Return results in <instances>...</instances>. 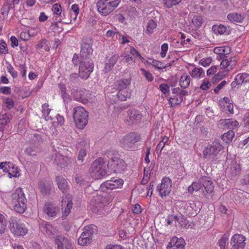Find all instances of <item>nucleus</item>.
Segmentation results:
<instances>
[{
	"label": "nucleus",
	"instance_id": "obj_1",
	"mask_svg": "<svg viewBox=\"0 0 249 249\" xmlns=\"http://www.w3.org/2000/svg\"><path fill=\"white\" fill-rule=\"evenodd\" d=\"M108 169L107 161L103 158H99L92 162L89 171L92 178L99 179L106 176Z\"/></svg>",
	"mask_w": 249,
	"mask_h": 249
},
{
	"label": "nucleus",
	"instance_id": "obj_2",
	"mask_svg": "<svg viewBox=\"0 0 249 249\" xmlns=\"http://www.w3.org/2000/svg\"><path fill=\"white\" fill-rule=\"evenodd\" d=\"M11 202L14 210L22 213L27 208V199L21 188H17L11 196Z\"/></svg>",
	"mask_w": 249,
	"mask_h": 249
},
{
	"label": "nucleus",
	"instance_id": "obj_3",
	"mask_svg": "<svg viewBox=\"0 0 249 249\" xmlns=\"http://www.w3.org/2000/svg\"><path fill=\"white\" fill-rule=\"evenodd\" d=\"M121 0H98L96 7L98 13L107 16L112 12L119 5Z\"/></svg>",
	"mask_w": 249,
	"mask_h": 249
},
{
	"label": "nucleus",
	"instance_id": "obj_4",
	"mask_svg": "<svg viewBox=\"0 0 249 249\" xmlns=\"http://www.w3.org/2000/svg\"><path fill=\"white\" fill-rule=\"evenodd\" d=\"M73 117L76 126L83 129L88 124L89 113L84 107H77L73 109Z\"/></svg>",
	"mask_w": 249,
	"mask_h": 249
},
{
	"label": "nucleus",
	"instance_id": "obj_5",
	"mask_svg": "<svg viewBox=\"0 0 249 249\" xmlns=\"http://www.w3.org/2000/svg\"><path fill=\"white\" fill-rule=\"evenodd\" d=\"M141 140V135L136 132H130L120 140L121 146L126 150H134L136 148V143Z\"/></svg>",
	"mask_w": 249,
	"mask_h": 249
},
{
	"label": "nucleus",
	"instance_id": "obj_6",
	"mask_svg": "<svg viewBox=\"0 0 249 249\" xmlns=\"http://www.w3.org/2000/svg\"><path fill=\"white\" fill-rule=\"evenodd\" d=\"M9 228L11 232L17 236H24L28 232L27 229L21 223L20 220L13 216L9 220Z\"/></svg>",
	"mask_w": 249,
	"mask_h": 249
},
{
	"label": "nucleus",
	"instance_id": "obj_7",
	"mask_svg": "<svg viewBox=\"0 0 249 249\" xmlns=\"http://www.w3.org/2000/svg\"><path fill=\"white\" fill-rule=\"evenodd\" d=\"M93 63L91 59L81 60L79 68V73L80 78L83 79H88L93 71Z\"/></svg>",
	"mask_w": 249,
	"mask_h": 249
},
{
	"label": "nucleus",
	"instance_id": "obj_8",
	"mask_svg": "<svg viewBox=\"0 0 249 249\" xmlns=\"http://www.w3.org/2000/svg\"><path fill=\"white\" fill-rule=\"evenodd\" d=\"M92 44V40L90 37H85L83 39L80 51L81 59H90L93 52Z\"/></svg>",
	"mask_w": 249,
	"mask_h": 249
},
{
	"label": "nucleus",
	"instance_id": "obj_9",
	"mask_svg": "<svg viewBox=\"0 0 249 249\" xmlns=\"http://www.w3.org/2000/svg\"><path fill=\"white\" fill-rule=\"evenodd\" d=\"M222 148L223 146L220 143L213 142V145H208L204 148L203 151V157L205 159L213 160Z\"/></svg>",
	"mask_w": 249,
	"mask_h": 249
},
{
	"label": "nucleus",
	"instance_id": "obj_10",
	"mask_svg": "<svg viewBox=\"0 0 249 249\" xmlns=\"http://www.w3.org/2000/svg\"><path fill=\"white\" fill-rule=\"evenodd\" d=\"M107 164L111 171L116 173H122L126 168L124 161L117 157L111 158Z\"/></svg>",
	"mask_w": 249,
	"mask_h": 249
},
{
	"label": "nucleus",
	"instance_id": "obj_11",
	"mask_svg": "<svg viewBox=\"0 0 249 249\" xmlns=\"http://www.w3.org/2000/svg\"><path fill=\"white\" fill-rule=\"evenodd\" d=\"M171 189L172 181L167 177H164L161 180V183L157 187V191L162 198H164L170 194Z\"/></svg>",
	"mask_w": 249,
	"mask_h": 249
},
{
	"label": "nucleus",
	"instance_id": "obj_12",
	"mask_svg": "<svg viewBox=\"0 0 249 249\" xmlns=\"http://www.w3.org/2000/svg\"><path fill=\"white\" fill-rule=\"evenodd\" d=\"M106 204V198L100 194L93 196L90 203V207L93 212H98L103 209Z\"/></svg>",
	"mask_w": 249,
	"mask_h": 249
},
{
	"label": "nucleus",
	"instance_id": "obj_13",
	"mask_svg": "<svg viewBox=\"0 0 249 249\" xmlns=\"http://www.w3.org/2000/svg\"><path fill=\"white\" fill-rule=\"evenodd\" d=\"M142 115L139 111L135 109H130L127 111V116L125 121L129 125L138 124L142 120Z\"/></svg>",
	"mask_w": 249,
	"mask_h": 249
},
{
	"label": "nucleus",
	"instance_id": "obj_14",
	"mask_svg": "<svg viewBox=\"0 0 249 249\" xmlns=\"http://www.w3.org/2000/svg\"><path fill=\"white\" fill-rule=\"evenodd\" d=\"M72 208V197L69 194L66 195L62 200V218H65L70 213Z\"/></svg>",
	"mask_w": 249,
	"mask_h": 249
},
{
	"label": "nucleus",
	"instance_id": "obj_15",
	"mask_svg": "<svg viewBox=\"0 0 249 249\" xmlns=\"http://www.w3.org/2000/svg\"><path fill=\"white\" fill-rule=\"evenodd\" d=\"M54 243L57 249H73L70 239L63 235H57L54 238Z\"/></svg>",
	"mask_w": 249,
	"mask_h": 249
},
{
	"label": "nucleus",
	"instance_id": "obj_16",
	"mask_svg": "<svg viewBox=\"0 0 249 249\" xmlns=\"http://www.w3.org/2000/svg\"><path fill=\"white\" fill-rule=\"evenodd\" d=\"M245 237L242 234H234L231 238V249H244L245 246Z\"/></svg>",
	"mask_w": 249,
	"mask_h": 249
},
{
	"label": "nucleus",
	"instance_id": "obj_17",
	"mask_svg": "<svg viewBox=\"0 0 249 249\" xmlns=\"http://www.w3.org/2000/svg\"><path fill=\"white\" fill-rule=\"evenodd\" d=\"M186 243L182 238L173 237L168 244L167 249H184Z\"/></svg>",
	"mask_w": 249,
	"mask_h": 249
},
{
	"label": "nucleus",
	"instance_id": "obj_18",
	"mask_svg": "<svg viewBox=\"0 0 249 249\" xmlns=\"http://www.w3.org/2000/svg\"><path fill=\"white\" fill-rule=\"evenodd\" d=\"M124 183V181L122 179L112 178L110 180L105 181L102 185V187H105L107 189L113 190L115 188L121 187Z\"/></svg>",
	"mask_w": 249,
	"mask_h": 249
},
{
	"label": "nucleus",
	"instance_id": "obj_19",
	"mask_svg": "<svg viewBox=\"0 0 249 249\" xmlns=\"http://www.w3.org/2000/svg\"><path fill=\"white\" fill-rule=\"evenodd\" d=\"M43 210L44 213L49 217H54L59 212V208L54 204L47 203L45 205Z\"/></svg>",
	"mask_w": 249,
	"mask_h": 249
},
{
	"label": "nucleus",
	"instance_id": "obj_20",
	"mask_svg": "<svg viewBox=\"0 0 249 249\" xmlns=\"http://www.w3.org/2000/svg\"><path fill=\"white\" fill-rule=\"evenodd\" d=\"M181 207L185 210V212L188 215H192L196 214L197 209L196 203L194 201L183 202Z\"/></svg>",
	"mask_w": 249,
	"mask_h": 249
},
{
	"label": "nucleus",
	"instance_id": "obj_21",
	"mask_svg": "<svg viewBox=\"0 0 249 249\" xmlns=\"http://www.w3.org/2000/svg\"><path fill=\"white\" fill-rule=\"evenodd\" d=\"M249 81V74L242 73L237 74L234 80L231 83L232 88H235L237 85L246 83Z\"/></svg>",
	"mask_w": 249,
	"mask_h": 249
},
{
	"label": "nucleus",
	"instance_id": "obj_22",
	"mask_svg": "<svg viewBox=\"0 0 249 249\" xmlns=\"http://www.w3.org/2000/svg\"><path fill=\"white\" fill-rule=\"evenodd\" d=\"M222 59L220 66L222 69H225L230 67L231 70L235 68L237 64V59L235 57H221Z\"/></svg>",
	"mask_w": 249,
	"mask_h": 249
},
{
	"label": "nucleus",
	"instance_id": "obj_23",
	"mask_svg": "<svg viewBox=\"0 0 249 249\" xmlns=\"http://www.w3.org/2000/svg\"><path fill=\"white\" fill-rule=\"evenodd\" d=\"M55 182L59 189L63 193L67 192L70 188L67 179L62 176H56L55 178Z\"/></svg>",
	"mask_w": 249,
	"mask_h": 249
},
{
	"label": "nucleus",
	"instance_id": "obj_24",
	"mask_svg": "<svg viewBox=\"0 0 249 249\" xmlns=\"http://www.w3.org/2000/svg\"><path fill=\"white\" fill-rule=\"evenodd\" d=\"M52 10L54 15L53 18L57 21H62L63 16L64 17L65 15L64 13L62 15V8L60 4L58 3L53 4Z\"/></svg>",
	"mask_w": 249,
	"mask_h": 249
},
{
	"label": "nucleus",
	"instance_id": "obj_25",
	"mask_svg": "<svg viewBox=\"0 0 249 249\" xmlns=\"http://www.w3.org/2000/svg\"><path fill=\"white\" fill-rule=\"evenodd\" d=\"M219 124L225 127L232 129H235L239 126L238 122L232 119H221Z\"/></svg>",
	"mask_w": 249,
	"mask_h": 249
},
{
	"label": "nucleus",
	"instance_id": "obj_26",
	"mask_svg": "<svg viewBox=\"0 0 249 249\" xmlns=\"http://www.w3.org/2000/svg\"><path fill=\"white\" fill-rule=\"evenodd\" d=\"M241 168L240 165L235 161H232L229 170V176L231 178H235L239 174Z\"/></svg>",
	"mask_w": 249,
	"mask_h": 249
},
{
	"label": "nucleus",
	"instance_id": "obj_27",
	"mask_svg": "<svg viewBox=\"0 0 249 249\" xmlns=\"http://www.w3.org/2000/svg\"><path fill=\"white\" fill-rule=\"evenodd\" d=\"M53 157L54 158V163L60 167L64 166L68 160L67 157L63 156L60 153H55Z\"/></svg>",
	"mask_w": 249,
	"mask_h": 249
},
{
	"label": "nucleus",
	"instance_id": "obj_28",
	"mask_svg": "<svg viewBox=\"0 0 249 249\" xmlns=\"http://www.w3.org/2000/svg\"><path fill=\"white\" fill-rule=\"evenodd\" d=\"M11 118L12 115L10 113L0 114V131H4L5 126L10 122Z\"/></svg>",
	"mask_w": 249,
	"mask_h": 249
},
{
	"label": "nucleus",
	"instance_id": "obj_29",
	"mask_svg": "<svg viewBox=\"0 0 249 249\" xmlns=\"http://www.w3.org/2000/svg\"><path fill=\"white\" fill-rule=\"evenodd\" d=\"M131 84V79L126 78L118 80L116 84L117 90L129 89V86Z\"/></svg>",
	"mask_w": 249,
	"mask_h": 249
},
{
	"label": "nucleus",
	"instance_id": "obj_30",
	"mask_svg": "<svg viewBox=\"0 0 249 249\" xmlns=\"http://www.w3.org/2000/svg\"><path fill=\"white\" fill-rule=\"evenodd\" d=\"M202 181L203 182L202 185L204 186L206 192V194L204 193V195L206 196L207 194H210L213 191L214 186L213 181L207 178H203Z\"/></svg>",
	"mask_w": 249,
	"mask_h": 249
},
{
	"label": "nucleus",
	"instance_id": "obj_31",
	"mask_svg": "<svg viewBox=\"0 0 249 249\" xmlns=\"http://www.w3.org/2000/svg\"><path fill=\"white\" fill-rule=\"evenodd\" d=\"M40 191L45 195L49 194L52 189V184L47 181H40L38 184Z\"/></svg>",
	"mask_w": 249,
	"mask_h": 249
},
{
	"label": "nucleus",
	"instance_id": "obj_32",
	"mask_svg": "<svg viewBox=\"0 0 249 249\" xmlns=\"http://www.w3.org/2000/svg\"><path fill=\"white\" fill-rule=\"evenodd\" d=\"M131 96V93L130 89L118 90L117 94L118 98L122 101L126 100L127 98H130Z\"/></svg>",
	"mask_w": 249,
	"mask_h": 249
},
{
	"label": "nucleus",
	"instance_id": "obj_33",
	"mask_svg": "<svg viewBox=\"0 0 249 249\" xmlns=\"http://www.w3.org/2000/svg\"><path fill=\"white\" fill-rule=\"evenodd\" d=\"M41 228L46 232L47 235L53 237V236L55 232V230L53 227L52 225L45 222L41 224Z\"/></svg>",
	"mask_w": 249,
	"mask_h": 249
},
{
	"label": "nucleus",
	"instance_id": "obj_34",
	"mask_svg": "<svg viewBox=\"0 0 249 249\" xmlns=\"http://www.w3.org/2000/svg\"><path fill=\"white\" fill-rule=\"evenodd\" d=\"M227 18L231 21L241 23L244 19V16L237 13H231L228 14Z\"/></svg>",
	"mask_w": 249,
	"mask_h": 249
},
{
	"label": "nucleus",
	"instance_id": "obj_35",
	"mask_svg": "<svg viewBox=\"0 0 249 249\" xmlns=\"http://www.w3.org/2000/svg\"><path fill=\"white\" fill-rule=\"evenodd\" d=\"M191 78L190 76L184 73L181 75L179 79V85L183 89L187 88L190 85Z\"/></svg>",
	"mask_w": 249,
	"mask_h": 249
},
{
	"label": "nucleus",
	"instance_id": "obj_36",
	"mask_svg": "<svg viewBox=\"0 0 249 249\" xmlns=\"http://www.w3.org/2000/svg\"><path fill=\"white\" fill-rule=\"evenodd\" d=\"M97 232V227L95 225L91 224L86 226L83 233L88 234L89 236L91 238L92 236L96 234Z\"/></svg>",
	"mask_w": 249,
	"mask_h": 249
},
{
	"label": "nucleus",
	"instance_id": "obj_37",
	"mask_svg": "<svg viewBox=\"0 0 249 249\" xmlns=\"http://www.w3.org/2000/svg\"><path fill=\"white\" fill-rule=\"evenodd\" d=\"M92 238L82 232L81 236L78 239V244L82 246H85L91 242Z\"/></svg>",
	"mask_w": 249,
	"mask_h": 249
},
{
	"label": "nucleus",
	"instance_id": "obj_38",
	"mask_svg": "<svg viewBox=\"0 0 249 249\" xmlns=\"http://www.w3.org/2000/svg\"><path fill=\"white\" fill-rule=\"evenodd\" d=\"M106 36L112 39L120 40L121 35L119 34L116 29L108 30L106 33Z\"/></svg>",
	"mask_w": 249,
	"mask_h": 249
},
{
	"label": "nucleus",
	"instance_id": "obj_39",
	"mask_svg": "<svg viewBox=\"0 0 249 249\" xmlns=\"http://www.w3.org/2000/svg\"><path fill=\"white\" fill-rule=\"evenodd\" d=\"M190 74L193 78H200L204 75V71L202 68H194Z\"/></svg>",
	"mask_w": 249,
	"mask_h": 249
},
{
	"label": "nucleus",
	"instance_id": "obj_40",
	"mask_svg": "<svg viewBox=\"0 0 249 249\" xmlns=\"http://www.w3.org/2000/svg\"><path fill=\"white\" fill-rule=\"evenodd\" d=\"M202 185L201 183L198 181L193 182L191 185L188 187V192L189 193L192 194L194 192L198 191L201 188Z\"/></svg>",
	"mask_w": 249,
	"mask_h": 249
},
{
	"label": "nucleus",
	"instance_id": "obj_41",
	"mask_svg": "<svg viewBox=\"0 0 249 249\" xmlns=\"http://www.w3.org/2000/svg\"><path fill=\"white\" fill-rule=\"evenodd\" d=\"M119 58L118 55L114 54L109 60L108 63L105 65V69L107 71H110L115 65Z\"/></svg>",
	"mask_w": 249,
	"mask_h": 249
},
{
	"label": "nucleus",
	"instance_id": "obj_42",
	"mask_svg": "<svg viewBox=\"0 0 249 249\" xmlns=\"http://www.w3.org/2000/svg\"><path fill=\"white\" fill-rule=\"evenodd\" d=\"M40 149L34 145H30L25 150V152L29 156H36L39 153Z\"/></svg>",
	"mask_w": 249,
	"mask_h": 249
},
{
	"label": "nucleus",
	"instance_id": "obj_43",
	"mask_svg": "<svg viewBox=\"0 0 249 249\" xmlns=\"http://www.w3.org/2000/svg\"><path fill=\"white\" fill-rule=\"evenodd\" d=\"M77 148L79 149V150L83 149L88 150L89 148V140L88 139L80 140L78 142Z\"/></svg>",
	"mask_w": 249,
	"mask_h": 249
},
{
	"label": "nucleus",
	"instance_id": "obj_44",
	"mask_svg": "<svg viewBox=\"0 0 249 249\" xmlns=\"http://www.w3.org/2000/svg\"><path fill=\"white\" fill-rule=\"evenodd\" d=\"M234 136V133L232 130H229L227 133H224L222 136V139L226 143L230 142L233 137Z\"/></svg>",
	"mask_w": 249,
	"mask_h": 249
},
{
	"label": "nucleus",
	"instance_id": "obj_45",
	"mask_svg": "<svg viewBox=\"0 0 249 249\" xmlns=\"http://www.w3.org/2000/svg\"><path fill=\"white\" fill-rule=\"evenodd\" d=\"M156 27V22L152 19L149 20L147 24L145 33L148 34H151Z\"/></svg>",
	"mask_w": 249,
	"mask_h": 249
},
{
	"label": "nucleus",
	"instance_id": "obj_46",
	"mask_svg": "<svg viewBox=\"0 0 249 249\" xmlns=\"http://www.w3.org/2000/svg\"><path fill=\"white\" fill-rule=\"evenodd\" d=\"M230 100L228 97H224L219 100V105L223 111H227V108L230 106Z\"/></svg>",
	"mask_w": 249,
	"mask_h": 249
},
{
	"label": "nucleus",
	"instance_id": "obj_47",
	"mask_svg": "<svg viewBox=\"0 0 249 249\" xmlns=\"http://www.w3.org/2000/svg\"><path fill=\"white\" fill-rule=\"evenodd\" d=\"M212 30L216 34L222 35L226 31V27L223 25H214L212 27Z\"/></svg>",
	"mask_w": 249,
	"mask_h": 249
},
{
	"label": "nucleus",
	"instance_id": "obj_48",
	"mask_svg": "<svg viewBox=\"0 0 249 249\" xmlns=\"http://www.w3.org/2000/svg\"><path fill=\"white\" fill-rule=\"evenodd\" d=\"M192 23L195 28H199L202 23V18L197 15L194 16L192 19Z\"/></svg>",
	"mask_w": 249,
	"mask_h": 249
},
{
	"label": "nucleus",
	"instance_id": "obj_49",
	"mask_svg": "<svg viewBox=\"0 0 249 249\" xmlns=\"http://www.w3.org/2000/svg\"><path fill=\"white\" fill-rule=\"evenodd\" d=\"M7 221L4 216L0 213V234L4 233L7 226Z\"/></svg>",
	"mask_w": 249,
	"mask_h": 249
},
{
	"label": "nucleus",
	"instance_id": "obj_50",
	"mask_svg": "<svg viewBox=\"0 0 249 249\" xmlns=\"http://www.w3.org/2000/svg\"><path fill=\"white\" fill-rule=\"evenodd\" d=\"M12 167L13 163L11 162L5 161L0 163V169H2L4 172L8 173Z\"/></svg>",
	"mask_w": 249,
	"mask_h": 249
},
{
	"label": "nucleus",
	"instance_id": "obj_51",
	"mask_svg": "<svg viewBox=\"0 0 249 249\" xmlns=\"http://www.w3.org/2000/svg\"><path fill=\"white\" fill-rule=\"evenodd\" d=\"M150 61V62H149V63L158 69L161 70L167 67L166 66L164 65L162 62L159 61L152 59H151Z\"/></svg>",
	"mask_w": 249,
	"mask_h": 249
},
{
	"label": "nucleus",
	"instance_id": "obj_52",
	"mask_svg": "<svg viewBox=\"0 0 249 249\" xmlns=\"http://www.w3.org/2000/svg\"><path fill=\"white\" fill-rule=\"evenodd\" d=\"M181 0H163V4L167 8H171L173 5L179 3Z\"/></svg>",
	"mask_w": 249,
	"mask_h": 249
},
{
	"label": "nucleus",
	"instance_id": "obj_53",
	"mask_svg": "<svg viewBox=\"0 0 249 249\" xmlns=\"http://www.w3.org/2000/svg\"><path fill=\"white\" fill-rule=\"evenodd\" d=\"M87 150L83 149L79 150L77 159L78 164H81L82 163L84 160V158L87 155Z\"/></svg>",
	"mask_w": 249,
	"mask_h": 249
},
{
	"label": "nucleus",
	"instance_id": "obj_54",
	"mask_svg": "<svg viewBox=\"0 0 249 249\" xmlns=\"http://www.w3.org/2000/svg\"><path fill=\"white\" fill-rule=\"evenodd\" d=\"M42 112L43 115L47 116L48 119H52V117L49 116L51 111V109L49 108V105L44 104L42 106Z\"/></svg>",
	"mask_w": 249,
	"mask_h": 249
},
{
	"label": "nucleus",
	"instance_id": "obj_55",
	"mask_svg": "<svg viewBox=\"0 0 249 249\" xmlns=\"http://www.w3.org/2000/svg\"><path fill=\"white\" fill-rule=\"evenodd\" d=\"M141 71L142 72V75H143L145 79L149 82H151L153 80V76L152 74L147 71L143 69H141Z\"/></svg>",
	"mask_w": 249,
	"mask_h": 249
},
{
	"label": "nucleus",
	"instance_id": "obj_56",
	"mask_svg": "<svg viewBox=\"0 0 249 249\" xmlns=\"http://www.w3.org/2000/svg\"><path fill=\"white\" fill-rule=\"evenodd\" d=\"M174 220L175 221L180 223L181 220L183 221V219L182 217H178L177 216L171 215L168 216L166 219L167 224L169 225H171Z\"/></svg>",
	"mask_w": 249,
	"mask_h": 249
},
{
	"label": "nucleus",
	"instance_id": "obj_57",
	"mask_svg": "<svg viewBox=\"0 0 249 249\" xmlns=\"http://www.w3.org/2000/svg\"><path fill=\"white\" fill-rule=\"evenodd\" d=\"M62 21H57L54 19L53 22H52L51 25V27L52 30L53 32H60L62 31V28L61 27H59L58 24V22H61Z\"/></svg>",
	"mask_w": 249,
	"mask_h": 249
},
{
	"label": "nucleus",
	"instance_id": "obj_58",
	"mask_svg": "<svg viewBox=\"0 0 249 249\" xmlns=\"http://www.w3.org/2000/svg\"><path fill=\"white\" fill-rule=\"evenodd\" d=\"M18 174V170L16 167H15L13 164V167L10 168V170L8 172V177L9 178L12 177H17Z\"/></svg>",
	"mask_w": 249,
	"mask_h": 249
},
{
	"label": "nucleus",
	"instance_id": "obj_59",
	"mask_svg": "<svg viewBox=\"0 0 249 249\" xmlns=\"http://www.w3.org/2000/svg\"><path fill=\"white\" fill-rule=\"evenodd\" d=\"M212 58L211 57H208L203 58L199 61V64L202 66L206 67L209 66L212 63Z\"/></svg>",
	"mask_w": 249,
	"mask_h": 249
},
{
	"label": "nucleus",
	"instance_id": "obj_60",
	"mask_svg": "<svg viewBox=\"0 0 249 249\" xmlns=\"http://www.w3.org/2000/svg\"><path fill=\"white\" fill-rule=\"evenodd\" d=\"M39 32V28L37 27L31 28L28 31V36H34Z\"/></svg>",
	"mask_w": 249,
	"mask_h": 249
},
{
	"label": "nucleus",
	"instance_id": "obj_61",
	"mask_svg": "<svg viewBox=\"0 0 249 249\" xmlns=\"http://www.w3.org/2000/svg\"><path fill=\"white\" fill-rule=\"evenodd\" d=\"M211 86V84L210 81L206 79H205L200 86V89L202 90H206L208 89Z\"/></svg>",
	"mask_w": 249,
	"mask_h": 249
},
{
	"label": "nucleus",
	"instance_id": "obj_62",
	"mask_svg": "<svg viewBox=\"0 0 249 249\" xmlns=\"http://www.w3.org/2000/svg\"><path fill=\"white\" fill-rule=\"evenodd\" d=\"M79 74L76 73H73L70 75L69 79L71 82L74 83H78L79 81Z\"/></svg>",
	"mask_w": 249,
	"mask_h": 249
},
{
	"label": "nucleus",
	"instance_id": "obj_63",
	"mask_svg": "<svg viewBox=\"0 0 249 249\" xmlns=\"http://www.w3.org/2000/svg\"><path fill=\"white\" fill-rule=\"evenodd\" d=\"M179 100V96L178 97H171L169 99V103L171 107H175L177 106V105H178L179 103H180L181 102H178V100Z\"/></svg>",
	"mask_w": 249,
	"mask_h": 249
},
{
	"label": "nucleus",
	"instance_id": "obj_64",
	"mask_svg": "<svg viewBox=\"0 0 249 249\" xmlns=\"http://www.w3.org/2000/svg\"><path fill=\"white\" fill-rule=\"evenodd\" d=\"M217 67L215 66H212L207 71V74L208 76L214 75L217 71Z\"/></svg>",
	"mask_w": 249,
	"mask_h": 249
}]
</instances>
